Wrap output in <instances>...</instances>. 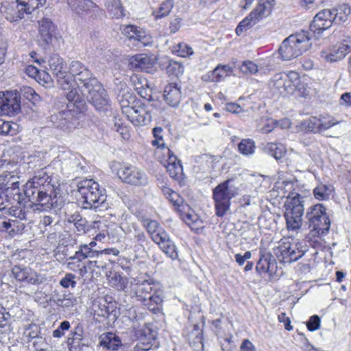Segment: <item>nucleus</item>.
I'll return each mask as SVG.
<instances>
[{
    "label": "nucleus",
    "instance_id": "f03ea898",
    "mask_svg": "<svg viewBox=\"0 0 351 351\" xmlns=\"http://www.w3.org/2000/svg\"><path fill=\"white\" fill-rule=\"evenodd\" d=\"M77 191L84 199V208L93 209L95 211L106 210L105 189L93 179H84L77 184Z\"/></svg>",
    "mask_w": 351,
    "mask_h": 351
},
{
    "label": "nucleus",
    "instance_id": "412c9836",
    "mask_svg": "<svg viewBox=\"0 0 351 351\" xmlns=\"http://www.w3.org/2000/svg\"><path fill=\"white\" fill-rule=\"evenodd\" d=\"M265 9L262 7H256L250 14L241 21L237 27L235 32L240 36L243 32L247 30L266 16L264 14Z\"/></svg>",
    "mask_w": 351,
    "mask_h": 351
},
{
    "label": "nucleus",
    "instance_id": "dca6fc26",
    "mask_svg": "<svg viewBox=\"0 0 351 351\" xmlns=\"http://www.w3.org/2000/svg\"><path fill=\"white\" fill-rule=\"evenodd\" d=\"M99 111L106 110L109 107V100L106 91L100 82L82 94Z\"/></svg>",
    "mask_w": 351,
    "mask_h": 351
},
{
    "label": "nucleus",
    "instance_id": "de8ad7c7",
    "mask_svg": "<svg viewBox=\"0 0 351 351\" xmlns=\"http://www.w3.org/2000/svg\"><path fill=\"white\" fill-rule=\"evenodd\" d=\"M173 51L178 56L183 58L189 57L193 53L192 48L184 43L178 44Z\"/></svg>",
    "mask_w": 351,
    "mask_h": 351
},
{
    "label": "nucleus",
    "instance_id": "49530a36",
    "mask_svg": "<svg viewBox=\"0 0 351 351\" xmlns=\"http://www.w3.org/2000/svg\"><path fill=\"white\" fill-rule=\"evenodd\" d=\"M211 82H219L227 77L226 73L221 69V64H219L215 69L209 72L206 76Z\"/></svg>",
    "mask_w": 351,
    "mask_h": 351
},
{
    "label": "nucleus",
    "instance_id": "5701e85b",
    "mask_svg": "<svg viewBox=\"0 0 351 351\" xmlns=\"http://www.w3.org/2000/svg\"><path fill=\"white\" fill-rule=\"evenodd\" d=\"M164 154L167 156L165 167L170 176L175 180L180 179L183 174V169L180 161L168 147L166 148V152H164Z\"/></svg>",
    "mask_w": 351,
    "mask_h": 351
},
{
    "label": "nucleus",
    "instance_id": "b1692460",
    "mask_svg": "<svg viewBox=\"0 0 351 351\" xmlns=\"http://www.w3.org/2000/svg\"><path fill=\"white\" fill-rule=\"evenodd\" d=\"M155 64L156 59L146 54H136L132 56L130 60L131 68L147 73L152 71Z\"/></svg>",
    "mask_w": 351,
    "mask_h": 351
},
{
    "label": "nucleus",
    "instance_id": "bf43d9fd",
    "mask_svg": "<svg viewBox=\"0 0 351 351\" xmlns=\"http://www.w3.org/2000/svg\"><path fill=\"white\" fill-rule=\"evenodd\" d=\"M11 199H9L8 195L4 189H0V210H4L10 205Z\"/></svg>",
    "mask_w": 351,
    "mask_h": 351
},
{
    "label": "nucleus",
    "instance_id": "7c9ffc66",
    "mask_svg": "<svg viewBox=\"0 0 351 351\" xmlns=\"http://www.w3.org/2000/svg\"><path fill=\"white\" fill-rule=\"evenodd\" d=\"M67 3L70 8L77 14L90 10L96 6V4L91 0H67Z\"/></svg>",
    "mask_w": 351,
    "mask_h": 351
},
{
    "label": "nucleus",
    "instance_id": "72a5a7b5",
    "mask_svg": "<svg viewBox=\"0 0 351 351\" xmlns=\"http://www.w3.org/2000/svg\"><path fill=\"white\" fill-rule=\"evenodd\" d=\"M332 191V186L319 184L313 189V194L317 199L326 200L329 199Z\"/></svg>",
    "mask_w": 351,
    "mask_h": 351
},
{
    "label": "nucleus",
    "instance_id": "39448f33",
    "mask_svg": "<svg viewBox=\"0 0 351 351\" xmlns=\"http://www.w3.org/2000/svg\"><path fill=\"white\" fill-rule=\"evenodd\" d=\"M143 225L152 241L158 244L162 251L172 260L177 259L178 253L174 242L156 220L143 219Z\"/></svg>",
    "mask_w": 351,
    "mask_h": 351
},
{
    "label": "nucleus",
    "instance_id": "13d9d810",
    "mask_svg": "<svg viewBox=\"0 0 351 351\" xmlns=\"http://www.w3.org/2000/svg\"><path fill=\"white\" fill-rule=\"evenodd\" d=\"M306 326L310 331H315L320 327V319L317 315H313L306 323Z\"/></svg>",
    "mask_w": 351,
    "mask_h": 351
},
{
    "label": "nucleus",
    "instance_id": "37998d69",
    "mask_svg": "<svg viewBox=\"0 0 351 351\" xmlns=\"http://www.w3.org/2000/svg\"><path fill=\"white\" fill-rule=\"evenodd\" d=\"M163 194L166 196L167 199L175 206L180 207L183 202L182 198L178 193L173 191L169 187H163L162 189Z\"/></svg>",
    "mask_w": 351,
    "mask_h": 351
},
{
    "label": "nucleus",
    "instance_id": "79ce46f5",
    "mask_svg": "<svg viewBox=\"0 0 351 351\" xmlns=\"http://www.w3.org/2000/svg\"><path fill=\"white\" fill-rule=\"evenodd\" d=\"M114 129L120 134L124 140H128L130 137V130L127 125L123 124V121L116 117H114Z\"/></svg>",
    "mask_w": 351,
    "mask_h": 351
},
{
    "label": "nucleus",
    "instance_id": "e433bc0d",
    "mask_svg": "<svg viewBox=\"0 0 351 351\" xmlns=\"http://www.w3.org/2000/svg\"><path fill=\"white\" fill-rule=\"evenodd\" d=\"M332 12L334 13V16H335V21L341 22L347 20L350 14L351 9L348 4L342 3L338 5Z\"/></svg>",
    "mask_w": 351,
    "mask_h": 351
},
{
    "label": "nucleus",
    "instance_id": "69168bd1",
    "mask_svg": "<svg viewBox=\"0 0 351 351\" xmlns=\"http://www.w3.org/2000/svg\"><path fill=\"white\" fill-rule=\"evenodd\" d=\"M278 319L280 322L285 324V328L286 330L290 331L293 329V327L291 325L290 319L288 317H287L286 313H281L278 315Z\"/></svg>",
    "mask_w": 351,
    "mask_h": 351
},
{
    "label": "nucleus",
    "instance_id": "4d7b16f0",
    "mask_svg": "<svg viewBox=\"0 0 351 351\" xmlns=\"http://www.w3.org/2000/svg\"><path fill=\"white\" fill-rule=\"evenodd\" d=\"M27 75L37 81L42 80L41 73L39 70L33 65H28L25 67V70Z\"/></svg>",
    "mask_w": 351,
    "mask_h": 351
},
{
    "label": "nucleus",
    "instance_id": "cd10ccee",
    "mask_svg": "<svg viewBox=\"0 0 351 351\" xmlns=\"http://www.w3.org/2000/svg\"><path fill=\"white\" fill-rule=\"evenodd\" d=\"M130 81L134 88L142 97L145 98L150 95L148 91L149 88L148 81L141 74H133L130 77Z\"/></svg>",
    "mask_w": 351,
    "mask_h": 351
},
{
    "label": "nucleus",
    "instance_id": "c03bdc74",
    "mask_svg": "<svg viewBox=\"0 0 351 351\" xmlns=\"http://www.w3.org/2000/svg\"><path fill=\"white\" fill-rule=\"evenodd\" d=\"M9 213L12 216L21 220L27 219L28 211L25 210V206H22V204H16L9 208Z\"/></svg>",
    "mask_w": 351,
    "mask_h": 351
},
{
    "label": "nucleus",
    "instance_id": "774afa93",
    "mask_svg": "<svg viewBox=\"0 0 351 351\" xmlns=\"http://www.w3.org/2000/svg\"><path fill=\"white\" fill-rule=\"evenodd\" d=\"M241 351H256V349L250 340L245 339L241 346Z\"/></svg>",
    "mask_w": 351,
    "mask_h": 351
},
{
    "label": "nucleus",
    "instance_id": "aec40b11",
    "mask_svg": "<svg viewBox=\"0 0 351 351\" xmlns=\"http://www.w3.org/2000/svg\"><path fill=\"white\" fill-rule=\"evenodd\" d=\"M125 115L135 125H147L152 121V115L145 106H135L134 108H128Z\"/></svg>",
    "mask_w": 351,
    "mask_h": 351
},
{
    "label": "nucleus",
    "instance_id": "4be33fe9",
    "mask_svg": "<svg viewBox=\"0 0 351 351\" xmlns=\"http://www.w3.org/2000/svg\"><path fill=\"white\" fill-rule=\"evenodd\" d=\"M350 51V47L344 43H339L327 51L321 52V57L326 62H334L343 59Z\"/></svg>",
    "mask_w": 351,
    "mask_h": 351
},
{
    "label": "nucleus",
    "instance_id": "a19ab883",
    "mask_svg": "<svg viewBox=\"0 0 351 351\" xmlns=\"http://www.w3.org/2000/svg\"><path fill=\"white\" fill-rule=\"evenodd\" d=\"M184 71V66L180 62L173 60H169L166 71L169 75L179 77L183 74Z\"/></svg>",
    "mask_w": 351,
    "mask_h": 351
},
{
    "label": "nucleus",
    "instance_id": "1a4fd4ad",
    "mask_svg": "<svg viewBox=\"0 0 351 351\" xmlns=\"http://www.w3.org/2000/svg\"><path fill=\"white\" fill-rule=\"evenodd\" d=\"M300 81L297 72L277 73L269 82V87L274 95L286 96L294 92Z\"/></svg>",
    "mask_w": 351,
    "mask_h": 351
},
{
    "label": "nucleus",
    "instance_id": "680f3d73",
    "mask_svg": "<svg viewBox=\"0 0 351 351\" xmlns=\"http://www.w3.org/2000/svg\"><path fill=\"white\" fill-rule=\"evenodd\" d=\"M275 0H259L258 4L256 7H262L264 8V14L267 16L270 13L271 4Z\"/></svg>",
    "mask_w": 351,
    "mask_h": 351
},
{
    "label": "nucleus",
    "instance_id": "5fc2aeb1",
    "mask_svg": "<svg viewBox=\"0 0 351 351\" xmlns=\"http://www.w3.org/2000/svg\"><path fill=\"white\" fill-rule=\"evenodd\" d=\"M39 29L38 32H43L45 30L49 32H56V27L53 23L51 19L48 18H43L38 21Z\"/></svg>",
    "mask_w": 351,
    "mask_h": 351
},
{
    "label": "nucleus",
    "instance_id": "8fccbe9b",
    "mask_svg": "<svg viewBox=\"0 0 351 351\" xmlns=\"http://www.w3.org/2000/svg\"><path fill=\"white\" fill-rule=\"evenodd\" d=\"M27 14H31L34 10L45 4L46 0H22Z\"/></svg>",
    "mask_w": 351,
    "mask_h": 351
},
{
    "label": "nucleus",
    "instance_id": "c756f323",
    "mask_svg": "<svg viewBox=\"0 0 351 351\" xmlns=\"http://www.w3.org/2000/svg\"><path fill=\"white\" fill-rule=\"evenodd\" d=\"M298 127L300 131L313 133L322 132L317 117H311L302 121Z\"/></svg>",
    "mask_w": 351,
    "mask_h": 351
},
{
    "label": "nucleus",
    "instance_id": "ea45409f",
    "mask_svg": "<svg viewBox=\"0 0 351 351\" xmlns=\"http://www.w3.org/2000/svg\"><path fill=\"white\" fill-rule=\"evenodd\" d=\"M238 149L243 155H251L254 152L255 143L252 139H243L238 145Z\"/></svg>",
    "mask_w": 351,
    "mask_h": 351
},
{
    "label": "nucleus",
    "instance_id": "6ab92c4d",
    "mask_svg": "<svg viewBox=\"0 0 351 351\" xmlns=\"http://www.w3.org/2000/svg\"><path fill=\"white\" fill-rule=\"evenodd\" d=\"M25 7L22 1H5L1 6V12L8 21L12 23L17 22L23 19L25 14H27Z\"/></svg>",
    "mask_w": 351,
    "mask_h": 351
},
{
    "label": "nucleus",
    "instance_id": "f704fd0d",
    "mask_svg": "<svg viewBox=\"0 0 351 351\" xmlns=\"http://www.w3.org/2000/svg\"><path fill=\"white\" fill-rule=\"evenodd\" d=\"M67 268L74 272H78L80 276H84L87 272V266L79 262L77 259L73 260V256H70L66 263Z\"/></svg>",
    "mask_w": 351,
    "mask_h": 351
},
{
    "label": "nucleus",
    "instance_id": "7ed1b4c3",
    "mask_svg": "<svg viewBox=\"0 0 351 351\" xmlns=\"http://www.w3.org/2000/svg\"><path fill=\"white\" fill-rule=\"evenodd\" d=\"M239 193V188L232 179L225 180L213 189V199L215 214L217 217H223L230 210L231 199Z\"/></svg>",
    "mask_w": 351,
    "mask_h": 351
},
{
    "label": "nucleus",
    "instance_id": "6e6d98bb",
    "mask_svg": "<svg viewBox=\"0 0 351 351\" xmlns=\"http://www.w3.org/2000/svg\"><path fill=\"white\" fill-rule=\"evenodd\" d=\"M75 276L71 273H67L64 277L60 281V285L64 288L71 287L74 288L76 286Z\"/></svg>",
    "mask_w": 351,
    "mask_h": 351
},
{
    "label": "nucleus",
    "instance_id": "603ef678",
    "mask_svg": "<svg viewBox=\"0 0 351 351\" xmlns=\"http://www.w3.org/2000/svg\"><path fill=\"white\" fill-rule=\"evenodd\" d=\"M134 98L130 93L125 94L122 96V98L119 99V103L123 114H125L126 109L134 108V106L132 105V104L134 102Z\"/></svg>",
    "mask_w": 351,
    "mask_h": 351
},
{
    "label": "nucleus",
    "instance_id": "9b49d317",
    "mask_svg": "<svg viewBox=\"0 0 351 351\" xmlns=\"http://www.w3.org/2000/svg\"><path fill=\"white\" fill-rule=\"evenodd\" d=\"M134 291L138 300L143 301L144 305L151 311L159 309V306L162 302L160 294L153 291V285L148 280H144L135 285Z\"/></svg>",
    "mask_w": 351,
    "mask_h": 351
},
{
    "label": "nucleus",
    "instance_id": "0e129e2a",
    "mask_svg": "<svg viewBox=\"0 0 351 351\" xmlns=\"http://www.w3.org/2000/svg\"><path fill=\"white\" fill-rule=\"evenodd\" d=\"M0 134L8 135L12 134V125L8 122H4L0 120Z\"/></svg>",
    "mask_w": 351,
    "mask_h": 351
},
{
    "label": "nucleus",
    "instance_id": "864d4df0",
    "mask_svg": "<svg viewBox=\"0 0 351 351\" xmlns=\"http://www.w3.org/2000/svg\"><path fill=\"white\" fill-rule=\"evenodd\" d=\"M40 332V327L36 324H29L27 328L25 329L24 335L25 337L28 338V340L33 339H36L39 337V334Z\"/></svg>",
    "mask_w": 351,
    "mask_h": 351
},
{
    "label": "nucleus",
    "instance_id": "bb28decb",
    "mask_svg": "<svg viewBox=\"0 0 351 351\" xmlns=\"http://www.w3.org/2000/svg\"><path fill=\"white\" fill-rule=\"evenodd\" d=\"M122 32L129 39L141 43L145 46L149 43L150 38L149 35L140 27L132 25H125L123 27Z\"/></svg>",
    "mask_w": 351,
    "mask_h": 351
},
{
    "label": "nucleus",
    "instance_id": "a18cd8bd",
    "mask_svg": "<svg viewBox=\"0 0 351 351\" xmlns=\"http://www.w3.org/2000/svg\"><path fill=\"white\" fill-rule=\"evenodd\" d=\"M21 95L26 99L32 101H38L39 99V95H37L35 90L29 86H23L21 88L19 94L18 93L19 100Z\"/></svg>",
    "mask_w": 351,
    "mask_h": 351
},
{
    "label": "nucleus",
    "instance_id": "a878e982",
    "mask_svg": "<svg viewBox=\"0 0 351 351\" xmlns=\"http://www.w3.org/2000/svg\"><path fill=\"white\" fill-rule=\"evenodd\" d=\"M38 43L44 47L58 48L62 43V38L56 32H38Z\"/></svg>",
    "mask_w": 351,
    "mask_h": 351
},
{
    "label": "nucleus",
    "instance_id": "423d86ee",
    "mask_svg": "<svg viewBox=\"0 0 351 351\" xmlns=\"http://www.w3.org/2000/svg\"><path fill=\"white\" fill-rule=\"evenodd\" d=\"M67 77L71 80V88L73 87V84H75L82 94L88 92L91 87L97 86V82H99L88 67L80 61L71 62Z\"/></svg>",
    "mask_w": 351,
    "mask_h": 351
},
{
    "label": "nucleus",
    "instance_id": "052dcab7",
    "mask_svg": "<svg viewBox=\"0 0 351 351\" xmlns=\"http://www.w3.org/2000/svg\"><path fill=\"white\" fill-rule=\"evenodd\" d=\"M82 247L86 258H98L100 255H101V252L90 249L89 245L87 244L82 245Z\"/></svg>",
    "mask_w": 351,
    "mask_h": 351
},
{
    "label": "nucleus",
    "instance_id": "f3484780",
    "mask_svg": "<svg viewBox=\"0 0 351 351\" xmlns=\"http://www.w3.org/2000/svg\"><path fill=\"white\" fill-rule=\"evenodd\" d=\"M21 101L18 93L10 91L0 93V115H14L20 111Z\"/></svg>",
    "mask_w": 351,
    "mask_h": 351
},
{
    "label": "nucleus",
    "instance_id": "c85d7f7f",
    "mask_svg": "<svg viewBox=\"0 0 351 351\" xmlns=\"http://www.w3.org/2000/svg\"><path fill=\"white\" fill-rule=\"evenodd\" d=\"M263 150L276 160L283 158L287 152V148L285 145L276 143H267L264 146Z\"/></svg>",
    "mask_w": 351,
    "mask_h": 351
},
{
    "label": "nucleus",
    "instance_id": "4468645a",
    "mask_svg": "<svg viewBox=\"0 0 351 351\" xmlns=\"http://www.w3.org/2000/svg\"><path fill=\"white\" fill-rule=\"evenodd\" d=\"M12 276L19 282L29 285H39L46 283L47 278L45 274H38L29 267L15 265L12 269Z\"/></svg>",
    "mask_w": 351,
    "mask_h": 351
},
{
    "label": "nucleus",
    "instance_id": "09e8293b",
    "mask_svg": "<svg viewBox=\"0 0 351 351\" xmlns=\"http://www.w3.org/2000/svg\"><path fill=\"white\" fill-rule=\"evenodd\" d=\"M271 254L269 253L261 254V257L257 262L256 269L259 273H266L267 267H268L269 261H271Z\"/></svg>",
    "mask_w": 351,
    "mask_h": 351
},
{
    "label": "nucleus",
    "instance_id": "c9c22d12",
    "mask_svg": "<svg viewBox=\"0 0 351 351\" xmlns=\"http://www.w3.org/2000/svg\"><path fill=\"white\" fill-rule=\"evenodd\" d=\"M106 6L114 17L119 19L124 16V10L120 0H108Z\"/></svg>",
    "mask_w": 351,
    "mask_h": 351
},
{
    "label": "nucleus",
    "instance_id": "e2e57ef3",
    "mask_svg": "<svg viewBox=\"0 0 351 351\" xmlns=\"http://www.w3.org/2000/svg\"><path fill=\"white\" fill-rule=\"evenodd\" d=\"M33 346L35 348V351H40L49 347L45 339L41 337H39L35 339L33 343Z\"/></svg>",
    "mask_w": 351,
    "mask_h": 351
},
{
    "label": "nucleus",
    "instance_id": "6e6552de",
    "mask_svg": "<svg viewBox=\"0 0 351 351\" xmlns=\"http://www.w3.org/2000/svg\"><path fill=\"white\" fill-rule=\"evenodd\" d=\"M307 223L312 237H319L329 230L330 221L322 204L311 206L306 214Z\"/></svg>",
    "mask_w": 351,
    "mask_h": 351
},
{
    "label": "nucleus",
    "instance_id": "4c0bfd02",
    "mask_svg": "<svg viewBox=\"0 0 351 351\" xmlns=\"http://www.w3.org/2000/svg\"><path fill=\"white\" fill-rule=\"evenodd\" d=\"M183 220L192 229L197 231L202 228V221L193 212L186 213L183 216Z\"/></svg>",
    "mask_w": 351,
    "mask_h": 351
},
{
    "label": "nucleus",
    "instance_id": "473e14b6",
    "mask_svg": "<svg viewBox=\"0 0 351 351\" xmlns=\"http://www.w3.org/2000/svg\"><path fill=\"white\" fill-rule=\"evenodd\" d=\"M101 345L108 350H116L121 345V341L114 334L108 332L102 337Z\"/></svg>",
    "mask_w": 351,
    "mask_h": 351
},
{
    "label": "nucleus",
    "instance_id": "a211bd4d",
    "mask_svg": "<svg viewBox=\"0 0 351 351\" xmlns=\"http://www.w3.org/2000/svg\"><path fill=\"white\" fill-rule=\"evenodd\" d=\"M335 21L333 12L329 9H324L315 16L310 25V29L314 34L319 35L323 31L330 27Z\"/></svg>",
    "mask_w": 351,
    "mask_h": 351
},
{
    "label": "nucleus",
    "instance_id": "f257e3e1",
    "mask_svg": "<svg viewBox=\"0 0 351 351\" xmlns=\"http://www.w3.org/2000/svg\"><path fill=\"white\" fill-rule=\"evenodd\" d=\"M17 179L8 172L0 176V189H4L11 199L10 204H20L25 201V203L29 202L28 206L40 211L53 210L56 212L62 208V198L57 197L56 189L50 182H43L41 178L35 177L32 182L25 185L22 193Z\"/></svg>",
    "mask_w": 351,
    "mask_h": 351
},
{
    "label": "nucleus",
    "instance_id": "58836bf2",
    "mask_svg": "<svg viewBox=\"0 0 351 351\" xmlns=\"http://www.w3.org/2000/svg\"><path fill=\"white\" fill-rule=\"evenodd\" d=\"M317 118L322 132L327 130L341 122L330 114H322L317 117Z\"/></svg>",
    "mask_w": 351,
    "mask_h": 351
},
{
    "label": "nucleus",
    "instance_id": "3c124183",
    "mask_svg": "<svg viewBox=\"0 0 351 351\" xmlns=\"http://www.w3.org/2000/svg\"><path fill=\"white\" fill-rule=\"evenodd\" d=\"M239 69L244 74H254L258 71V66L250 60H246L243 62Z\"/></svg>",
    "mask_w": 351,
    "mask_h": 351
},
{
    "label": "nucleus",
    "instance_id": "f8f14e48",
    "mask_svg": "<svg viewBox=\"0 0 351 351\" xmlns=\"http://www.w3.org/2000/svg\"><path fill=\"white\" fill-rule=\"evenodd\" d=\"M48 69L51 72L52 75L57 79L59 86L63 90H69L71 84L68 78L66 64L65 61L58 54L53 53L49 58Z\"/></svg>",
    "mask_w": 351,
    "mask_h": 351
},
{
    "label": "nucleus",
    "instance_id": "2eb2a0df",
    "mask_svg": "<svg viewBox=\"0 0 351 351\" xmlns=\"http://www.w3.org/2000/svg\"><path fill=\"white\" fill-rule=\"evenodd\" d=\"M71 90L66 95V98L69 100L67 104V110H63L60 113L61 119L65 120V123H61L58 127H60L64 130H71L75 127V123H73L74 115H77L80 113L78 107L75 110V106L77 101L79 100V95L76 94V91L70 88Z\"/></svg>",
    "mask_w": 351,
    "mask_h": 351
},
{
    "label": "nucleus",
    "instance_id": "ddd939ff",
    "mask_svg": "<svg viewBox=\"0 0 351 351\" xmlns=\"http://www.w3.org/2000/svg\"><path fill=\"white\" fill-rule=\"evenodd\" d=\"M117 175L123 182L132 185L142 186L148 183L146 173L135 166L123 165L118 169Z\"/></svg>",
    "mask_w": 351,
    "mask_h": 351
},
{
    "label": "nucleus",
    "instance_id": "338daca9",
    "mask_svg": "<svg viewBox=\"0 0 351 351\" xmlns=\"http://www.w3.org/2000/svg\"><path fill=\"white\" fill-rule=\"evenodd\" d=\"M339 104L346 107L351 106V93L342 94L340 98Z\"/></svg>",
    "mask_w": 351,
    "mask_h": 351
},
{
    "label": "nucleus",
    "instance_id": "9d476101",
    "mask_svg": "<svg viewBox=\"0 0 351 351\" xmlns=\"http://www.w3.org/2000/svg\"><path fill=\"white\" fill-rule=\"evenodd\" d=\"M306 251L307 246L303 242L285 239L274 250V253L280 262L291 263L302 258Z\"/></svg>",
    "mask_w": 351,
    "mask_h": 351
},
{
    "label": "nucleus",
    "instance_id": "0eeeda50",
    "mask_svg": "<svg viewBox=\"0 0 351 351\" xmlns=\"http://www.w3.org/2000/svg\"><path fill=\"white\" fill-rule=\"evenodd\" d=\"M285 208L284 216L287 229L289 230H299L302 225V216L304 210V197L298 193L295 194V196L291 197L289 192Z\"/></svg>",
    "mask_w": 351,
    "mask_h": 351
},
{
    "label": "nucleus",
    "instance_id": "20e7f679",
    "mask_svg": "<svg viewBox=\"0 0 351 351\" xmlns=\"http://www.w3.org/2000/svg\"><path fill=\"white\" fill-rule=\"evenodd\" d=\"M311 46L307 32L302 31L287 37L279 48L282 60H293L306 51Z\"/></svg>",
    "mask_w": 351,
    "mask_h": 351
},
{
    "label": "nucleus",
    "instance_id": "2f4dec72",
    "mask_svg": "<svg viewBox=\"0 0 351 351\" xmlns=\"http://www.w3.org/2000/svg\"><path fill=\"white\" fill-rule=\"evenodd\" d=\"M173 6V0H165L153 11L152 15L156 20L165 18L171 13Z\"/></svg>",
    "mask_w": 351,
    "mask_h": 351
},
{
    "label": "nucleus",
    "instance_id": "393cba45",
    "mask_svg": "<svg viewBox=\"0 0 351 351\" xmlns=\"http://www.w3.org/2000/svg\"><path fill=\"white\" fill-rule=\"evenodd\" d=\"M163 98L169 106L178 107L182 99L180 88L176 84H168L164 89Z\"/></svg>",
    "mask_w": 351,
    "mask_h": 351
}]
</instances>
